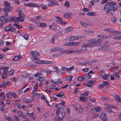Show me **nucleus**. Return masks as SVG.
<instances>
[{"instance_id": "nucleus-1", "label": "nucleus", "mask_w": 121, "mask_h": 121, "mask_svg": "<svg viewBox=\"0 0 121 121\" xmlns=\"http://www.w3.org/2000/svg\"><path fill=\"white\" fill-rule=\"evenodd\" d=\"M116 3L114 1H112L107 3L104 8V10L107 13H109L110 11L113 10L114 11L117 9V7L115 5Z\"/></svg>"}, {"instance_id": "nucleus-2", "label": "nucleus", "mask_w": 121, "mask_h": 121, "mask_svg": "<svg viewBox=\"0 0 121 121\" xmlns=\"http://www.w3.org/2000/svg\"><path fill=\"white\" fill-rule=\"evenodd\" d=\"M23 9L22 8H19L17 10V11L19 13L18 16L19 17H16V18H17V20L19 21L22 22L24 21L23 19L25 18V16L23 12H21Z\"/></svg>"}, {"instance_id": "nucleus-3", "label": "nucleus", "mask_w": 121, "mask_h": 121, "mask_svg": "<svg viewBox=\"0 0 121 121\" xmlns=\"http://www.w3.org/2000/svg\"><path fill=\"white\" fill-rule=\"evenodd\" d=\"M3 3L4 5L5 6L3 9V10L6 13H8L12 9V7L7 2L4 1Z\"/></svg>"}, {"instance_id": "nucleus-4", "label": "nucleus", "mask_w": 121, "mask_h": 121, "mask_svg": "<svg viewBox=\"0 0 121 121\" xmlns=\"http://www.w3.org/2000/svg\"><path fill=\"white\" fill-rule=\"evenodd\" d=\"M52 61H44L42 60H38L35 61L34 62V63H35L37 64H47L52 63Z\"/></svg>"}, {"instance_id": "nucleus-5", "label": "nucleus", "mask_w": 121, "mask_h": 121, "mask_svg": "<svg viewBox=\"0 0 121 121\" xmlns=\"http://www.w3.org/2000/svg\"><path fill=\"white\" fill-rule=\"evenodd\" d=\"M93 41L91 40V39L88 41V42H90V43H87V47H91L96 46V44H95V43Z\"/></svg>"}, {"instance_id": "nucleus-6", "label": "nucleus", "mask_w": 121, "mask_h": 121, "mask_svg": "<svg viewBox=\"0 0 121 121\" xmlns=\"http://www.w3.org/2000/svg\"><path fill=\"white\" fill-rule=\"evenodd\" d=\"M55 18L57 19L59 22L61 24L64 25L66 24L67 23V22L63 21L62 18L60 17L56 16L55 17Z\"/></svg>"}, {"instance_id": "nucleus-7", "label": "nucleus", "mask_w": 121, "mask_h": 121, "mask_svg": "<svg viewBox=\"0 0 121 121\" xmlns=\"http://www.w3.org/2000/svg\"><path fill=\"white\" fill-rule=\"evenodd\" d=\"M30 54H31V56L33 58L36 57V56H39V52L36 51H31L30 52Z\"/></svg>"}, {"instance_id": "nucleus-8", "label": "nucleus", "mask_w": 121, "mask_h": 121, "mask_svg": "<svg viewBox=\"0 0 121 121\" xmlns=\"http://www.w3.org/2000/svg\"><path fill=\"white\" fill-rule=\"evenodd\" d=\"M24 5L27 6L31 7H39V6L37 5H36L34 3H28V4H24Z\"/></svg>"}, {"instance_id": "nucleus-9", "label": "nucleus", "mask_w": 121, "mask_h": 121, "mask_svg": "<svg viewBox=\"0 0 121 121\" xmlns=\"http://www.w3.org/2000/svg\"><path fill=\"white\" fill-rule=\"evenodd\" d=\"M62 48L58 47H55L53 49H51V50L52 52H55L56 51H59L60 52L62 50Z\"/></svg>"}, {"instance_id": "nucleus-10", "label": "nucleus", "mask_w": 121, "mask_h": 121, "mask_svg": "<svg viewBox=\"0 0 121 121\" xmlns=\"http://www.w3.org/2000/svg\"><path fill=\"white\" fill-rule=\"evenodd\" d=\"M62 54L65 53L66 54H70L73 53V50H62Z\"/></svg>"}, {"instance_id": "nucleus-11", "label": "nucleus", "mask_w": 121, "mask_h": 121, "mask_svg": "<svg viewBox=\"0 0 121 121\" xmlns=\"http://www.w3.org/2000/svg\"><path fill=\"white\" fill-rule=\"evenodd\" d=\"M100 118L101 120L104 121H106L107 119L105 114H103L101 116Z\"/></svg>"}, {"instance_id": "nucleus-12", "label": "nucleus", "mask_w": 121, "mask_h": 121, "mask_svg": "<svg viewBox=\"0 0 121 121\" xmlns=\"http://www.w3.org/2000/svg\"><path fill=\"white\" fill-rule=\"evenodd\" d=\"M91 40L93 41L96 44V45H98V43H101L102 41L101 39H98L97 40L95 39H91Z\"/></svg>"}, {"instance_id": "nucleus-13", "label": "nucleus", "mask_w": 121, "mask_h": 121, "mask_svg": "<svg viewBox=\"0 0 121 121\" xmlns=\"http://www.w3.org/2000/svg\"><path fill=\"white\" fill-rule=\"evenodd\" d=\"M80 22L81 24V25L82 26H84L85 27H89L90 26V25L89 23H87L85 22Z\"/></svg>"}, {"instance_id": "nucleus-14", "label": "nucleus", "mask_w": 121, "mask_h": 121, "mask_svg": "<svg viewBox=\"0 0 121 121\" xmlns=\"http://www.w3.org/2000/svg\"><path fill=\"white\" fill-rule=\"evenodd\" d=\"M17 18H16V27L18 29H21L22 27L20 25H18V24H19V22L18 20H17Z\"/></svg>"}, {"instance_id": "nucleus-15", "label": "nucleus", "mask_w": 121, "mask_h": 121, "mask_svg": "<svg viewBox=\"0 0 121 121\" xmlns=\"http://www.w3.org/2000/svg\"><path fill=\"white\" fill-rule=\"evenodd\" d=\"M73 30V27H69L66 28L64 32L65 33H68Z\"/></svg>"}, {"instance_id": "nucleus-16", "label": "nucleus", "mask_w": 121, "mask_h": 121, "mask_svg": "<svg viewBox=\"0 0 121 121\" xmlns=\"http://www.w3.org/2000/svg\"><path fill=\"white\" fill-rule=\"evenodd\" d=\"M56 27L57 26L54 24H53L51 25H50L49 26V28L50 29L53 30L56 29Z\"/></svg>"}, {"instance_id": "nucleus-17", "label": "nucleus", "mask_w": 121, "mask_h": 121, "mask_svg": "<svg viewBox=\"0 0 121 121\" xmlns=\"http://www.w3.org/2000/svg\"><path fill=\"white\" fill-rule=\"evenodd\" d=\"M103 83L102 84L104 86H105L106 88H108V86L110 84L109 82L107 81H105L103 82Z\"/></svg>"}, {"instance_id": "nucleus-18", "label": "nucleus", "mask_w": 121, "mask_h": 121, "mask_svg": "<svg viewBox=\"0 0 121 121\" xmlns=\"http://www.w3.org/2000/svg\"><path fill=\"white\" fill-rule=\"evenodd\" d=\"M89 61H85L84 62L82 63L81 62H79L78 63V64L79 65H87V63H89Z\"/></svg>"}, {"instance_id": "nucleus-19", "label": "nucleus", "mask_w": 121, "mask_h": 121, "mask_svg": "<svg viewBox=\"0 0 121 121\" xmlns=\"http://www.w3.org/2000/svg\"><path fill=\"white\" fill-rule=\"evenodd\" d=\"M18 115L23 118H25L26 116L25 115H23V113L21 111H19L18 112Z\"/></svg>"}, {"instance_id": "nucleus-20", "label": "nucleus", "mask_w": 121, "mask_h": 121, "mask_svg": "<svg viewBox=\"0 0 121 121\" xmlns=\"http://www.w3.org/2000/svg\"><path fill=\"white\" fill-rule=\"evenodd\" d=\"M114 96L115 98L117 99L118 102H121V98L119 96L116 95H115Z\"/></svg>"}, {"instance_id": "nucleus-21", "label": "nucleus", "mask_w": 121, "mask_h": 121, "mask_svg": "<svg viewBox=\"0 0 121 121\" xmlns=\"http://www.w3.org/2000/svg\"><path fill=\"white\" fill-rule=\"evenodd\" d=\"M38 26H43V27H45L47 26L46 24L44 23H38Z\"/></svg>"}, {"instance_id": "nucleus-22", "label": "nucleus", "mask_w": 121, "mask_h": 121, "mask_svg": "<svg viewBox=\"0 0 121 121\" xmlns=\"http://www.w3.org/2000/svg\"><path fill=\"white\" fill-rule=\"evenodd\" d=\"M22 100L23 101L27 103H29L30 102V101H29V99H27L26 97L23 98L22 99Z\"/></svg>"}, {"instance_id": "nucleus-23", "label": "nucleus", "mask_w": 121, "mask_h": 121, "mask_svg": "<svg viewBox=\"0 0 121 121\" xmlns=\"http://www.w3.org/2000/svg\"><path fill=\"white\" fill-rule=\"evenodd\" d=\"M64 95V93L63 92H60L59 93L56 95V96L58 97H62Z\"/></svg>"}, {"instance_id": "nucleus-24", "label": "nucleus", "mask_w": 121, "mask_h": 121, "mask_svg": "<svg viewBox=\"0 0 121 121\" xmlns=\"http://www.w3.org/2000/svg\"><path fill=\"white\" fill-rule=\"evenodd\" d=\"M22 57L20 54L19 53L18 55L16 56V61L19 60L22 58Z\"/></svg>"}, {"instance_id": "nucleus-25", "label": "nucleus", "mask_w": 121, "mask_h": 121, "mask_svg": "<svg viewBox=\"0 0 121 121\" xmlns=\"http://www.w3.org/2000/svg\"><path fill=\"white\" fill-rule=\"evenodd\" d=\"M86 61H89V63H87V64H88V65H91L92 63H93L95 62H96L97 61V60H91V61H90L89 60H86Z\"/></svg>"}, {"instance_id": "nucleus-26", "label": "nucleus", "mask_w": 121, "mask_h": 121, "mask_svg": "<svg viewBox=\"0 0 121 121\" xmlns=\"http://www.w3.org/2000/svg\"><path fill=\"white\" fill-rule=\"evenodd\" d=\"M87 97H81L79 98L80 100L82 102H86V100H87Z\"/></svg>"}, {"instance_id": "nucleus-27", "label": "nucleus", "mask_w": 121, "mask_h": 121, "mask_svg": "<svg viewBox=\"0 0 121 121\" xmlns=\"http://www.w3.org/2000/svg\"><path fill=\"white\" fill-rule=\"evenodd\" d=\"M87 14L89 16H95L96 15V13L94 12H90L87 13Z\"/></svg>"}, {"instance_id": "nucleus-28", "label": "nucleus", "mask_w": 121, "mask_h": 121, "mask_svg": "<svg viewBox=\"0 0 121 121\" xmlns=\"http://www.w3.org/2000/svg\"><path fill=\"white\" fill-rule=\"evenodd\" d=\"M108 47L106 45H104L102 46L100 48H99L98 49L99 50L103 49H106Z\"/></svg>"}, {"instance_id": "nucleus-29", "label": "nucleus", "mask_w": 121, "mask_h": 121, "mask_svg": "<svg viewBox=\"0 0 121 121\" xmlns=\"http://www.w3.org/2000/svg\"><path fill=\"white\" fill-rule=\"evenodd\" d=\"M64 119L63 117L61 116L60 115H59V117H58L57 121H62Z\"/></svg>"}, {"instance_id": "nucleus-30", "label": "nucleus", "mask_w": 121, "mask_h": 121, "mask_svg": "<svg viewBox=\"0 0 121 121\" xmlns=\"http://www.w3.org/2000/svg\"><path fill=\"white\" fill-rule=\"evenodd\" d=\"M85 78V77L79 76L78 77L77 79L78 81L80 82H81Z\"/></svg>"}, {"instance_id": "nucleus-31", "label": "nucleus", "mask_w": 121, "mask_h": 121, "mask_svg": "<svg viewBox=\"0 0 121 121\" xmlns=\"http://www.w3.org/2000/svg\"><path fill=\"white\" fill-rule=\"evenodd\" d=\"M73 53H75V52L79 53L81 52V49H77L76 50H73Z\"/></svg>"}, {"instance_id": "nucleus-32", "label": "nucleus", "mask_w": 121, "mask_h": 121, "mask_svg": "<svg viewBox=\"0 0 121 121\" xmlns=\"http://www.w3.org/2000/svg\"><path fill=\"white\" fill-rule=\"evenodd\" d=\"M10 18L9 17H7L4 20L5 23H6L9 21Z\"/></svg>"}, {"instance_id": "nucleus-33", "label": "nucleus", "mask_w": 121, "mask_h": 121, "mask_svg": "<svg viewBox=\"0 0 121 121\" xmlns=\"http://www.w3.org/2000/svg\"><path fill=\"white\" fill-rule=\"evenodd\" d=\"M97 37L99 38L105 39H106L107 38V36H103L102 35H99L97 36Z\"/></svg>"}, {"instance_id": "nucleus-34", "label": "nucleus", "mask_w": 121, "mask_h": 121, "mask_svg": "<svg viewBox=\"0 0 121 121\" xmlns=\"http://www.w3.org/2000/svg\"><path fill=\"white\" fill-rule=\"evenodd\" d=\"M51 2H52V3L53 4V5H54V6L55 5H59V4L55 0H52Z\"/></svg>"}, {"instance_id": "nucleus-35", "label": "nucleus", "mask_w": 121, "mask_h": 121, "mask_svg": "<svg viewBox=\"0 0 121 121\" xmlns=\"http://www.w3.org/2000/svg\"><path fill=\"white\" fill-rule=\"evenodd\" d=\"M65 112L64 110L62 112H61L60 113V115L61 116L64 117H65Z\"/></svg>"}, {"instance_id": "nucleus-36", "label": "nucleus", "mask_w": 121, "mask_h": 121, "mask_svg": "<svg viewBox=\"0 0 121 121\" xmlns=\"http://www.w3.org/2000/svg\"><path fill=\"white\" fill-rule=\"evenodd\" d=\"M10 25H11L10 24L9 26H7L6 27L4 30L5 31H10V29L11 27V26H10Z\"/></svg>"}, {"instance_id": "nucleus-37", "label": "nucleus", "mask_w": 121, "mask_h": 121, "mask_svg": "<svg viewBox=\"0 0 121 121\" xmlns=\"http://www.w3.org/2000/svg\"><path fill=\"white\" fill-rule=\"evenodd\" d=\"M69 4L70 3L69 2L66 1L65 4L64 6L65 7H66L67 8H68L69 7Z\"/></svg>"}, {"instance_id": "nucleus-38", "label": "nucleus", "mask_w": 121, "mask_h": 121, "mask_svg": "<svg viewBox=\"0 0 121 121\" xmlns=\"http://www.w3.org/2000/svg\"><path fill=\"white\" fill-rule=\"evenodd\" d=\"M73 77V76L71 75L68 76L67 77V79L68 80H69L71 81Z\"/></svg>"}, {"instance_id": "nucleus-39", "label": "nucleus", "mask_w": 121, "mask_h": 121, "mask_svg": "<svg viewBox=\"0 0 121 121\" xmlns=\"http://www.w3.org/2000/svg\"><path fill=\"white\" fill-rule=\"evenodd\" d=\"M60 108H58L56 110V115H58L60 114Z\"/></svg>"}, {"instance_id": "nucleus-40", "label": "nucleus", "mask_w": 121, "mask_h": 121, "mask_svg": "<svg viewBox=\"0 0 121 121\" xmlns=\"http://www.w3.org/2000/svg\"><path fill=\"white\" fill-rule=\"evenodd\" d=\"M11 93L8 92L7 93L6 96L8 98H10L12 97Z\"/></svg>"}, {"instance_id": "nucleus-41", "label": "nucleus", "mask_w": 121, "mask_h": 121, "mask_svg": "<svg viewBox=\"0 0 121 121\" xmlns=\"http://www.w3.org/2000/svg\"><path fill=\"white\" fill-rule=\"evenodd\" d=\"M39 81L40 82H43L44 80V77H40L39 78Z\"/></svg>"}, {"instance_id": "nucleus-42", "label": "nucleus", "mask_w": 121, "mask_h": 121, "mask_svg": "<svg viewBox=\"0 0 121 121\" xmlns=\"http://www.w3.org/2000/svg\"><path fill=\"white\" fill-rule=\"evenodd\" d=\"M96 112V109L95 108H93L91 110V114H93L95 113Z\"/></svg>"}, {"instance_id": "nucleus-43", "label": "nucleus", "mask_w": 121, "mask_h": 121, "mask_svg": "<svg viewBox=\"0 0 121 121\" xmlns=\"http://www.w3.org/2000/svg\"><path fill=\"white\" fill-rule=\"evenodd\" d=\"M106 110L108 111L109 112H112L113 111L111 109V108L109 106V107L106 108Z\"/></svg>"}, {"instance_id": "nucleus-44", "label": "nucleus", "mask_w": 121, "mask_h": 121, "mask_svg": "<svg viewBox=\"0 0 121 121\" xmlns=\"http://www.w3.org/2000/svg\"><path fill=\"white\" fill-rule=\"evenodd\" d=\"M64 46H72V42H70L69 43H66L64 44Z\"/></svg>"}, {"instance_id": "nucleus-45", "label": "nucleus", "mask_w": 121, "mask_h": 121, "mask_svg": "<svg viewBox=\"0 0 121 121\" xmlns=\"http://www.w3.org/2000/svg\"><path fill=\"white\" fill-rule=\"evenodd\" d=\"M38 86V84L37 83H36L34 87V91H37L38 90L37 87Z\"/></svg>"}, {"instance_id": "nucleus-46", "label": "nucleus", "mask_w": 121, "mask_h": 121, "mask_svg": "<svg viewBox=\"0 0 121 121\" xmlns=\"http://www.w3.org/2000/svg\"><path fill=\"white\" fill-rule=\"evenodd\" d=\"M7 74L3 73L2 75V78L3 79H4L7 77Z\"/></svg>"}, {"instance_id": "nucleus-47", "label": "nucleus", "mask_w": 121, "mask_h": 121, "mask_svg": "<svg viewBox=\"0 0 121 121\" xmlns=\"http://www.w3.org/2000/svg\"><path fill=\"white\" fill-rule=\"evenodd\" d=\"M113 75L115 76L117 78H120V77L119 76L117 73H113Z\"/></svg>"}, {"instance_id": "nucleus-48", "label": "nucleus", "mask_w": 121, "mask_h": 121, "mask_svg": "<svg viewBox=\"0 0 121 121\" xmlns=\"http://www.w3.org/2000/svg\"><path fill=\"white\" fill-rule=\"evenodd\" d=\"M33 94L34 95L35 97H39L40 95V94L37 93H35L34 92H33Z\"/></svg>"}, {"instance_id": "nucleus-49", "label": "nucleus", "mask_w": 121, "mask_h": 121, "mask_svg": "<svg viewBox=\"0 0 121 121\" xmlns=\"http://www.w3.org/2000/svg\"><path fill=\"white\" fill-rule=\"evenodd\" d=\"M72 46H73L74 45H75L79 44L80 43L78 42H72Z\"/></svg>"}, {"instance_id": "nucleus-50", "label": "nucleus", "mask_w": 121, "mask_h": 121, "mask_svg": "<svg viewBox=\"0 0 121 121\" xmlns=\"http://www.w3.org/2000/svg\"><path fill=\"white\" fill-rule=\"evenodd\" d=\"M77 37H75L72 36L70 38V40L71 41H72L74 40L77 39Z\"/></svg>"}, {"instance_id": "nucleus-51", "label": "nucleus", "mask_w": 121, "mask_h": 121, "mask_svg": "<svg viewBox=\"0 0 121 121\" xmlns=\"http://www.w3.org/2000/svg\"><path fill=\"white\" fill-rule=\"evenodd\" d=\"M74 68V66H71V67H70V68H68L67 69H66V71H71V70H72V69H73Z\"/></svg>"}, {"instance_id": "nucleus-52", "label": "nucleus", "mask_w": 121, "mask_h": 121, "mask_svg": "<svg viewBox=\"0 0 121 121\" xmlns=\"http://www.w3.org/2000/svg\"><path fill=\"white\" fill-rule=\"evenodd\" d=\"M5 68H9V67L3 66H0V69L1 70H3Z\"/></svg>"}, {"instance_id": "nucleus-53", "label": "nucleus", "mask_w": 121, "mask_h": 121, "mask_svg": "<svg viewBox=\"0 0 121 121\" xmlns=\"http://www.w3.org/2000/svg\"><path fill=\"white\" fill-rule=\"evenodd\" d=\"M78 109L79 111H80L81 112L83 111V108L81 106H79Z\"/></svg>"}, {"instance_id": "nucleus-54", "label": "nucleus", "mask_w": 121, "mask_h": 121, "mask_svg": "<svg viewBox=\"0 0 121 121\" xmlns=\"http://www.w3.org/2000/svg\"><path fill=\"white\" fill-rule=\"evenodd\" d=\"M41 6L42 8V9H46L47 8V6L44 4H42L41 5Z\"/></svg>"}, {"instance_id": "nucleus-55", "label": "nucleus", "mask_w": 121, "mask_h": 121, "mask_svg": "<svg viewBox=\"0 0 121 121\" xmlns=\"http://www.w3.org/2000/svg\"><path fill=\"white\" fill-rule=\"evenodd\" d=\"M95 81L94 80H91L88 81L87 82L88 83H89L93 84L95 83Z\"/></svg>"}, {"instance_id": "nucleus-56", "label": "nucleus", "mask_w": 121, "mask_h": 121, "mask_svg": "<svg viewBox=\"0 0 121 121\" xmlns=\"http://www.w3.org/2000/svg\"><path fill=\"white\" fill-rule=\"evenodd\" d=\"M5 99L4 95H3L1 93H0V99Z\"/></svg>"}, {"instance_id": "nucleus-57", "label": "nucleus", "mask_w": 121, "mask_h": 121, "mask_svg": "<svg viewBox=\"0 0 121 121\" xmlns=\"http://www.w3.org/2000/svg\"><path fill=\"white\" fill-rule=\"evenodd\" d=\"M42 73H37L36 74L34 75V76L35 77L39 76H41V75Z\"/></svg>"}, {"instance_id": "nucleus-58", "label": "nucleus", "mask_w": 121, "mask_h": 121, "mask_svg": "<svg viewBox=\"0 0 121 121\" xmlns=\"http://www.w3.org/2000/svg\"><path fill=\"white\" fill-rule=\"evenodd\" d=\"M84 85L87 86L89 87H92L93 86L92 85L86 83H84Z\"/></svg>"}, {"instance_id": "nucleus-59", "label": "nucleus", "mask_w": 121, "mask_h": 121, "mask_svg": "<svg viewBox=\"0 0 121 121\" xmlns=\"http://www.w3.org/2000/svg\"><path fill=\"white\" fill-rule=\"evenodd\" d=\"M23 37L25 39L28 40V34L24 35H23Z\"/></svg>"}, {"instance_id": "nucleus-60", "label": "nucleus", "mask_w": 121, "mask_h": 121, "mask_svg": "<svg viewBox=\"0 0 121 121\" xmlns=\"http://www.w3.org/2000/svg\"><path fill=\"white\" fill-rule=\"evenodd\" d=\"M7 69V68H5L4 69V70L3 72V73L7 74V73L9 71V70Z\"/></svg>"}, {"instance_id": "nucleus-61", "label": "nucleus", "mask_w": 121, "mask_h": 121, "mask_svg": "<svg viewBox=\"0 0 121 121\" xmlns=\"http://www.w3.org/2000/svg\"><path fill=\"white\" fill-rule=\"evenodd\" d=\"M3 87H5V86H7V85H8L7 82H4L2 83Z\"/></svg>"}, {"instance_id": "nucleus-62", "label": "nucleus", "mask_w": 121, "mask_h": 121, "mask_svg": "<svg viewBox=\"0 0 121 121\" xmlns=\"http://www.w3.org/2000/svg\"><path fill=\"white\" fill-rule=\"evenodd\" d=\"M45 91L47 92L48 93H49L50 94H52V95H53V94L52 93V92L51 91H50L48 89H45Z\"/></svg>"}, {"instance_id": "nucleus-63", "label": "nucleus", "mask_w": 121, "mask_h": 121, "mask_svg": "<svg viewBox=\"0 0 121 121\" xmlns=\"http://www.w3.org/2000/svg\"><path fill=\"white\" fill-rule=\"evenodd\" d=\"M7 120L8 121H13V120L12 119L10 116H8L7 117Z\"/></svg>"}, {"instance_id": "nucleus-64", "label": "nucleus", "mask_w": 121, "mask_h": 121, "mask_svg": "<svg viewBox=\"0 0 121 121\" xmlns=\"http://www.w3.org/2000/svg\"><path fill=\"white\" fill-rule=\"evenodd\" d=\"M14 72V70H12L9 71V74H10L11 75H12L13 74Z\"/></svg>"}]
</instances>
